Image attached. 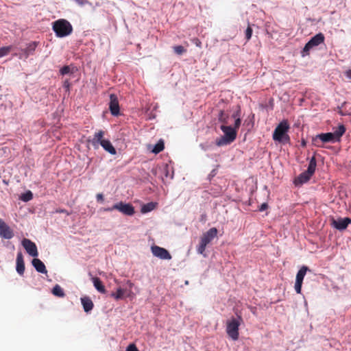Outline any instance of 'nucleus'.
<instances>
[{
    "label": "nucleus",
    "instance_id": "39448f33",
    "mask_svg": "<svg viewBox=\"0 0 351 351\" xmlns=\"http://www.w3.org/2000/svg\"><path fill=\"white\" fill-rule=\"evenodd\" d=\"M241 322V317H233L227 322L226 332L232 340L235 341L239 339V328Z\"/></svg>",
    "mask_w": 351,
    "mask_h": 351
},
{
    "label": "nucleus",
    "instance_id": "2eb2a0df",
    "mask_svg": "<svg viewBox=\"0 0 351 351\" xmlns=\"http://www.w3.org/2000/svg\"><path fill=\"white\" fill-rule=\"evenodd\" d=\"M320 140L322 143L338 142L332 132L322 133L316 136L315 141Z\"/></svg>",
    "mask_w": 351,
    "mask_h": 351
},
{
    "label": "nucleus",
    "instance_id": "a211bd4d",
    "mask_svg": "<svg viewBox=\"0 0 351 351\" xmlns=\"http://www.w3.org/2000/svg\"><path fill=\"white\" fill-rule=\"evenodd\" d=\"M32 265L34 267L36 270L41 274H47V270L45 264L38 258H34L32 260Z\"/></svg>",
    "mask_w": 351,
    "mask_h": 351
},
{
    "label": "nucleus",
    "instance_id": "4c0bfd02",
    "mask_svg": "<svg viewBox=\"0 0 351 351\" xmlns=\"http://www.w3.org/2000/svg\"><path fill=\"white\" fill-rule=\"evenodd\" d=\"M75 1L80 5H84L88 3V1L87 0H75Z\"/></svg>",
    "mask_w": 351,
    "mask_h": 351
},
{
    "label": "nucleus",
    "instance_id": "dca6fc26",
    "mask_svg": "<svg viewBox=\"0 0 351 351\" xmlns=\"http://www.w3.org/2000/svg\"><path fill=\"white\" fill-rule=\"evenodd\" d=\"M16 270L20 276H23L25 272V263L23 256L21 252H18L16 259Z\"/></svg>",
    "mask_w": 351,
    "mask_h": 351
},
{
    "label": "nucleus",
    "instance_id": "9d476101",
    "mask_svg": "<svg viewBox=\"0 0 351 351\" xmlns=\"http://www.w3.org/2000/svg\"><path fill=\"white\" fill-rule=\"evenodd\" d=\"M22 245L26 252L32 256L36 257L38 255L36 244L28 239H24L22 241Z\"/></svg>",
    "mask_w": 351,
    "mask_h": 351
},
{
    "label": "nucleus",
    "instance_id": "a19ab883",
    "mask_svg": "<svg viewBox=\"0 0 351 351\" xmlns=\"http://www.w3.org/2000/svg\"><path fill=\"white\" fill-rule=\"evenodd\" d=\"M206 219H207L206 214L203 213V214L201 215V217H200L199 221H200L201 222L204 223V222L206 221Z\"/></svg>",
    "mask_w": 351,
    "mask_h": 351
},
{
    "label": "nucleus",
    "instance_id": "2f4dec72",
    "mask_svg": "<svg viewBox=\"0 0 351 351\" xmlns=\"http://www.w3.org/2000/svg\"><path fill=\"white\" fill-rule=\"evenodd\" d=\"M173 49L174 52L178 55H182L186 51V49L181 45L174 46Z\"/></svg>",
    "mask_w": 351,
    "mask_h": 351
},
{
    "label": "nucleus",
    "instance_id": "4be33fe9",
    "mask_svg": "<svg viewBox=\"0 0 351 351\" xmlns=\"http://www.w3.org/2000/svg\"><path fill=\"white\" fill-rule=\"evenodd\" d=\"M316 167H317V161H316L315 156H313L309 161V164H308V169H307L306 171L308 173H309L310 174L313 175L315 171Z\"/></svg>",
    "mask_w": 351,
    "mask_h": 351
},
{
    "label": "nucleus",
    "instance_id": "0eeeda50",
    "mask_svg": "<svg viewBox=\"0 0 351 351\" xmlns=\"http://www.w3.org/2000/svg\"><path fill=\"white\" fill-rule=\"evenodd\" d=\"M114 208L128 216H132L135 213L134 208L132 204H126L123 202L114 204Z\"/></svg>",
    "mask_w": 351,
    "mask_h": 351
},
{
    "label": "nucleus",
    "instance_id": "c9c22d12",
    "mask_svg": "<svg viewBox=\"0 0 351 351\" xmlns=\"http://www.w3.org/2000/svg\"><path fill=\"white\" fill-rule=\"evenodd\" d=\"M126 351H139L134 344H130L126 349Z\"/></svg>",
    "mask_w": 351,
    "mask_h": 351
},
{
    "label": "nucleus",
    "instance_id": "a18cd8bd",
    "mask_svg": "<svg viewBox=\"0 0 351 351\" xmlns=\"http://www.w3.org/2000/svg\"><path fill=\"white\" fill-rule=\"evenodd\" d=\"M65 86H69V82H65Z\"/></svg>",
    "mask_w": 351,
    "mask_h": 351
},
{
    "label": "nucleus",
    "instance_id": "1a4fd4ad",
    "mask_svg": "<svg viewBox=\"0 0 351 351\" xmlns=\"http://www.w3.org/2000/svg\"><path fill=\"white\" fill-rule=\"evenodd\" d=\"M151 250L154 256L158 257L160 259L170 260L171 258V255L170 253L168 252V250L163 247L154 245L152 247Z\"/></svg>",
    "mask_w": 351,
    "mask_h": 351
},
{
    "label": "nucleus",
    "instance_id": "58836bf2",
    "mask_svg": "<svg viewBox=\"0 0 351 351\" xmlns=\"http://www.w3.org/2000/svg\"><path fill=\"white\" fill-rule=\"evenodd\" d=\"M267 208H268V204L267 203H263L259 208V210L264 211L266 209H267Z\"/></svg>",
    "mask_w": 351,
    "mask_h": 351
},
{
    "label": "nucleus",
    "instance_id": "20e7f679",
    "mask_svg": "<svg viewBox=\"0 0 351 351\" xmlns=\"http://www.w3.org/2000/svg\"><path fill=\"white\" fill-rule=\"evenodd\" d=\"M217 234L218 230L216 228H211L204 232L200 237L199 243L197 246V252L200 254H204L206 246L217 237Z\"/></svg>",
    "mask_w": 351,
    "mask_h": 351
},
{
    "label": "nucleus",
    "instance_id": "e433bc0d",
    "mask_svg": "<svg viewBox=\"0 0 351 351\" xmlns=\"http://www.w3.org/2000/svg\"><path fill=\"white\" fill-rule=\"evenodd\" d=\"M55 213H64L66 214V215H70V213H69L65 209H62V208H58L56 210Z\"/></svg>",
    "mask_w": 351,
    "mask_h": 351
},
{
    "label": "nucleus",
    "instance_id": "412c9836",
    "mask_svg": "<svg viewBox=\"0 0 351 351\" xmlns=\"http://www.w3.org/2000/svg\"><path fill=\"white\" fill-rule=\"evenodd\" d=\"M92 281L95 289L101 293H106V289L101 280L98 277H93Z\"/></svg>",
    "mask_w": 351,
    "mask_h": 351
},
{
    "label": "nucleus",
    "instance_id": "72a5a7b5",
    "mask_svg": "<svg viewBox=\"0 0 351 351\" xmlns=\"http://www.w3.org/2000/svg\"><path fill=\"white\" fill-rule=\"evenodd\" d=\"M252 27H250V25H249L248 27H247L246 30H245V38L247 40V41H248L249 40H250L251 37H252Z\"/></svg>",
    "mask_w": 351,
    "mask_h": 351
},
{
    "label": "nucleus",
    "instance_id": "f3484780",
    "mask_svg": "<svg viewBox=\"0 0 351 351\" xmlns=\"http://www.w3.org/2000/svg\"><path fill=\"white\" fill-rule=\"evenodd\" d=\"M312 174H310L306 171L301 173L295 179V184L296 185L298 184H302L304 183L307 182L312 177Z\"/></svg>",
    "mask_w": 351,
    "mask_h": 351
},
{
    "label": "nucleus",
    "instance_id": "f257e3e1",
    "mask_svg": "<svg viewBox=\"0 0 351 351\" xmlns=\"http://www.w3.org/2000/svg\"><path fill=\"white\" fill-rule=\"evenodd\" d=\"M290 129V125L288 120H282L275 128L272 138L274 141L280 143L287 144L290 143V136L288 132Z\"/></svg>",
    "mask_w": 351,
    "mask_h": 351
},
{
    "label": "nucleus",
    "instance_id": "5701e85b",
    "mask_svg": "<svg viewBox=\"0 0 351 351\" xmlns=\"http://www.w3.org/2000/svg\"><path fill=\"white\" fill-rule=\"evenodd\" d=\"M241 116V110L239 109L237 111H236L233 114L232 117L235 119L234 121V129L237 131L241 125V120L240 118Z\"/></svg>",
    "mask_w": 351,
    "mask_h": 351
},
{
    "label": "nucleus",
    "instance_id": "37998d69",
    "mask_svg": "<svg viewBox=\"0 0 351 351\" xmlns=\"http://www.w3.org/2000/svg\"><path fill=\"white\" fill-rule=\"evenodd\" d=\"M345 75H346V76L348 78H349L350 80H351V69H349V70H348V71H346L345 72Z\"/></svg>",
    "mask_w": 351,
    "mask_h": 351
},
{
    "label": "nucleus",
    "instance_id": "c03bdc74",
    "mask_svg": "<svg viewBox=\"0 0 351 351\" xmlns=\"http://www.w3.org/2000/svg\"><path fill=\"white\" fill-rule=\"evenodd\" d=\"M113 210H116L115 208H114V205L112 207H108V208H104V210L107 211V212H110Z\"/></svg>",
    "mask_w": 351,
    "mask_h": 351
},
{
    "label": "nucleus",
    "instance_id": "6e6552de",
    "mask_svg": "<svg viewBox=\"0 0 351 351\" xmlns=\"http://www.w3.org/2000/svg\"><path fill=\"white\" fill-rule=\"evenodd\" d=\"M308 269L306 266H302L297 273L295 283V290L297 293H301L302 282Z\"/></svg>",
    "mask_w": 351,
    "mask_h": 351
},
{
    "label": "nucleus",
    "instance_id": "f03ea898",
    "mask_svg": "<svg viewBox=\"0 0 351 351\" xmlns=\"http://www.w3.org/2000/svg\"><path fill=\"white\" fill-rule=\"evenodd\" d=\"M52 29L59 38L66 37L73 32V27L66 19H58L53 23Z\"/></svg>",
    "mask_w": 351,
    "mask_h": 351
},
{
    "label": "nucleus",
    "instance_id": "7c9ffc66",
    "mask_svg": "<svg viewBox=\"0 0 351 351\" xmlns=\"http://www.w3.org/2000/svg\"><path fill=\"white\" fill-rule=\"evenodd\" d=\"M12 49V47L11 45L7 46V47H3L0 48L1 57H3V56L8 55Z\"/></svg>",
    "mask_w": 351,
    "mask_h": 351
},
{
    "label": "nucleus",
    "instance_id": "cd10ccee",
    "mask_svg": "<svg viewBox=\"0 0 351 351\" xmlns=\"http://www.w3.org/2000/svg\"><path fill=\"white\" fill-rule=\"evenodd\" d=\"M155 207H156V204L154 202H150V203L146 204L142 206L141 212L143 213H146L150 212V211L153 210L155 208Z\"/></svg>",
    "mask_w": 351,
    "mask_h": 351
},
{
    "label": "nucleus",
    "instance_id": "423d86ee",
    "mask_svg": "<svg viewBox=\"0 0 351 351\" xmlns=\"http://www.w3.org/2000/svg\"><path fill=\"white\" fill-rule=\"evenodd\" d=\"M324 40L325 37L322 33L317 34L315 36L312 37L310 40L305 45L302 51V56H304L308 54L310 49L324 43Z\"/></svg>",
    "mask_w": 351,
    "mask_h": 351
},
{
    "label": "nucleus",
    "instance_id": "ddd939ff",
    "mask_svg": "<svg viewBox=\"0 0 351 351\" xmlns=\"http://www.w3.org/2000/svg\"><path fill=\"white\" fill-rule=\"evenodd\" d=\"M109 109L111 114L114 116L119 114V104L117 96L115 94H110Z\"/></svg>",
    "mask_w": 351,
    "mask_h": 351
},
{
    "label": "nucleus",
    "instance_id": "a878e982",
    "mask_svg": "<svg viewBox=\"0 0 351 351\" xmlns=\"http://www.w3.org/2000/svg\"><path fill=\"white\" fill-rule=\"evenodd\" d=\"M345 132H346L345 126L343 125H339L338 128L332 133L335 134L337 141L339 142V141H340V138L343 135Z\"/></svg>",
    "mask_w": 351,
    "mask_h": 351
},
{
    "label": "nucleus",
    "instance_id": "bb28decb",
    "mask_svg": "<svg viewBox=\"0 0 351 351\" xmlns=\"http://www.w3.org/2000/svg\"><path fill=\"white\" fill-rule=\"evenodd\" d=\"M38 43L36 42H32L29 43L25 49V53L27 56L32 54L36 49Z\"/></svg>",
    "mask_w": 351,
    "mask_h": 351
},
{
    "label": "nucleus",
    "instance_id": "f704fd0d",
    "mask_svg": "<svg viewBox=\"0 0 351 351\" xmlns=\"http://www.w3.org/2000/svg\"><path fill=\"white\" fill-rule=\"evenodd\" d=\"M71 72V68L69 66H64L60 70V73L61 75H64L66 74H69Z\"/></svg>",
    "mask_w": 351,
    "mask_h": 351
},
{
    "label": "nucleus",
    "instance_id": "9b49d317",
    "mask_svg": "<svg viewBox=\"0 0 351 351\" xmlns=\"http://www.w3.org/2000/svg\"><path fill=\"white\" fill-rule=\"evenodd\" d=\"M351 223V219L349 217L339 218L337 220L332 219L331 225L339 230H343Z\"/></svg>",
    "mask_w": 351,
    "mask_h": 351
},
{
    "label": "nucleus",
    "instance_id": "4468645a",
    "mask_svg": "<svg viewBox=\"0 0 351 351\" xmlns=\"http://www.w3.org/2000/svg\"><path fill=\"white\" fill-rule=\"evenodd\" d=\"M104 131L99 130L94 134L92 139L88 140V142L90 143L95 149H98L101 142L105 140L104 139Z\"/></svg>",
    "mask_w": 351,
    "mask_h": 351
},
{
    "label": "nucleus",
    "instance_id": "49530a36",
    "mask_svg": "<svg viewBox=\"0 0 351 351\" xmlns=\"http://www.w3.org/2000/svg\"><path fill=\"white\" fill-rule=\"evenodd\" d=\"M65 86H69V82H65Z\"/></svg>",
    "mask_w": 351,
    "mask_h": 351
},
{
    "label": "nucleus",
    "instance_id": "393cba45",
    "mask_svg": "<svg viewBox=\"0 0 351 351\" xmlns=\"http://www.w3.org/2000/svg\"><path fill=\"white\" fill-rule=\"evenodd\" d=\"M52 293L59 298H64L65 296V293L62 289V287L59 285H56L53 289H52Z\"/></svg>",
    "mask_w": 351,
    "mask_h": 351
},
{
    "label": "nucleus",
    "instance_id": "ea45409f",
    "mask_svg": "<svg viewBox=\"0 0 351 351\" xmlns=\"http://www.w3.org/2000/svg\"><path fill=\"white\" fill-rule=\"evenodd\" d=\"M97 202H103L104 201V195L101 193H98L96 196Z\"/></svg>",
    "mask_w": 351,
    "mask_h": 351
},
{
    "label": "nucleus",
    "instance_id": "aec40b11",
    "mask_svg": "<svg viewBox=\"0 0 351 351\" xmlns=\"http://www.w3.org/2000/svg\"><path fill=\"white\" fill-rule=\"evenodd\" d=\"M82 304L85 312L90 311L93 308V301L88 297L81 298Z\"/></svg>",
    "mask_w": 351,
    "mask_h": 351
},
{
    "label": "nucleus",
    "instance_id": "473e14b6",
    "mask_svg": "<svg viewBox=\"0 0 351 351\" xmlns=\"http://www.w3.org/2000/svg\"><path fill=\"white\" fill-rule=\"evenodd\" d=\"M125 291L121 288H119L116 292V293H112V295L116 299L119 300L123 298Z\"/></svg>",
    "mask_w": 351,
    "mask_h": 351
},
{
    "label": "nucleus",
    "instance_id": "c756f323",
    "mask_svg": "<svg viewBox=\"0 0 351 351\" xmlns=\"http://www.w3.org/2000/svg\"><path fill=\"white\" fill-rule=\"evenodd\" d=\"M32 198H33V194L30 191H27L26 193L22 194V195L21 196V199L23 202H28V201L32 199Z\"/></svg>",
    "mask_w": 351,
    "mask_h": 351
},
{
    "label": "nucleus",
    "instance_id": "7ed1b4c3",
    "mask_svg": "<svg viewBox=\"0 0 351 351\" xmlns=\"http://www.w3.org/2000/svg\"><path fill=\"white\" fill-rule=\"evenodd\" d=\"M224 135L216 140V145L219 147L232 143L237 137V131L231 126L222 125L220 127Z\"/></svg>",
    "mask_w": 351,
    "mask_h": 351
},
{
    "label": "nucleus",
    "instance_id": "c85d7f7f",
    "mask_svg": "<svg viewBox=\"0 0 351 351\" xmlns=\"http://www.w3.org/2000/svg\"><path fill=\"white\" fill-rule=\"evenodd\" d=\"M218 119L220 122L223 123V124H227L228 115L226 114L223 110H219L218 114Z\"/></svg>",
    "mask_w": 351,
    "mask_h": 351
},
{
    "label": "nucleus",
    "instance_id": "b1692460",
    "mask_svg": "<svg viewBox=\"0 0 351 351\" xmlns=\"http://www.w3.org/2000/svg\"><path fill=\"white\" fill-rule=\"evenodd\" d=\"M165 149V143L163 140L160 139L158 141V143L154 145V148L152 149V152L157 154L162 152Z\"/></svg>",
    "mask_w": 351,
    "mask_h": 351
},
{
    "label": "nucleus",
    "instance_id": "6ab92c4d",
    "mask_svg": "<svg viewBox=\"0 0 351 351\" xmlns=\"http://www.w3.org/2000/svg\"><path fill=\"white\" fill-rule=\"evenodd\" d=\"M100 145L110 154L115 155L117 154L115 148L109 140L105 139L104 141H102Z\"/></svg>",
    "mask_w": 351,
    "mask_h": 351
},
{
    "label": "nucleus",
    "instance_id": "f8f14e48",
    "mask_svg": "<svg viewBox=\"0 0 351 351\" xmlns=\"http://www.w3.org/2000/svg\"><path fill=\"white\" fill-rule=\"evenodd\" d=\"M0 237L10 239L14 237L12 230L5 221L0 219Z\"/></svg>",
    "mask_w": 351,
    "mask_h": 351
},
{
    "label": "nucleus",
    "instance_id": "79ce46f5",
    "mask_svg": "<svg viewBox=\"0 0 351 351\" xmlns=\"http://www.w3.org/2000/svg\"><path fill=\"white\" fill-rule=\"evenodd\" d=\"M194 43L196 45V46H197L199 47H201L202 43H201V41L199 39L195 38L194 40Z\"/></svg>",
    "mask_w": 351,
    "mask_h": 351
}]
</instances>
